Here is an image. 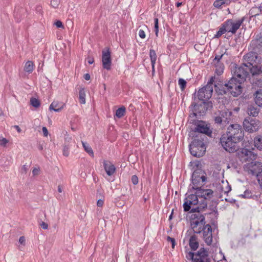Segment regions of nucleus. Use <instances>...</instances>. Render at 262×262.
<instances>
[{
	"label": "nucleus",
	"instance_id": "16",
	"mask_svg": "<svg viewBox=\"0 0 262 262\" xmlns=\"http://www.w3.org/2000/svg\"><path fill=\"white\" fill-rule=\"evenodd\" d=\"M102 62L103 68L109 70L111 68L112 59L110 49L107 48L102 52Z\"/></svg>",
	"mask_w": 262,
	"mask_h": 262
},
{
	"label": "nucleus",
	"instance_id": "26",
	"mask_svg": "<svg viewBox=\"0 0 262 262\" xmlns=\"http://www.w3.org/2000/svg\"><path fill=\"white\" fill-rule=\"evenodd\" d=\"M65 104L57 101H54L50 105L49 109L56 112H60L64 107Z\"/></svg>",
	"mask_w": 262,
	"mask_h": 262
},
{
	"label": "nucleus",
	"instance_id": "13",
	"mask_svg": "<svg viewBox=\"0 0 262 262\" xmlns=\"http://www.w3.org/2000/svg\"><path fill=\"white\" fill-rule=\"evenodd\" d=\"M191 179L193 184L192 187H200L204 184L206 178L202 170L197 169L193 171Z\"/></svg>",
	"mask_w": 262,
	"mask_h": 262
},
{
	"label": "nucleus",
	"instance_id": "54",
	"mask_svg": "<svg viewBox=\"0 0 262 262\" xmlns=\"http://www.w3.org/2000/svg\"><path fill=\"white\" fill-rule=\"evenodd\" d=\"M223 56V54H222L221 55H216V56H215L214 60H216L217 61V63L220 62L219 61L222 58Z\"/></svg>",
	"mask_w": 262,
	"mask_h": 262
},
{
	"label": "nucleus",
	"instance_id": "4",
	"mask_svg": "<svg viewBox=\"0 0 262 262\" xmlns=\"http://www.w3.org/2000/svg\"><path fill=\"white\" fill-rule=\"evenodd\" d=\"M226 134L238 143L242 141L244 138V132L242 126L237 124L230 125L228 127Z\"/></svg>",
	"mask_w": 262,
	"mask_h": 262
},
{
	"label": "nucleus",
	"instance_id": "31",
	"mask_svg": "<svg viewBox=\"0 0 262 262\" xmlns=\"http://www.w3.org/2000/svg\"><path fill=\"white\" fill-rule=\"evenodd\" d=\"M79 100L81 104L85 103V93L84 89L81 88L79 92Z\"/></svg>",
	"mask_w": 262,
	"mask_h": 262
},
{
	"label": "nucleus",
	"instance_id": "32",
	"mask_svg": "<svg viewBox=\"0 0 262 262\" xmlns=\"http://www.w3.org/2000/svg\"><path fill=\"white\" fill-rule=\"evenodd\" d=\"M34 69L33 63L31 61H28L24 67V70L28 73H31Z\"/></svg>",
	"mask_w": 262,
	"mask_h": 262
},
{
	"label": "nucleus",
	"instance_id": "9",
	"mask_svg": "<svg viewBox=\"0 0 262 262\" xmlns=\"http://www.w3.org/2000/svg\"><path fill=\"white\" fill-rule=\"evenodd\" d=\"M260 126V122L256 119L247 117L243 121V127L246 131L253 133L257 131Z\"/></svg>",
	"mask_w": 262,
	"mask_h": 262
},
{
	"label": "nucleus",
	"instance_id": "42",
	"mask_svg": "<svg viewBox=\"0 0 262 262\" xmlns=\"http://www.w3.org/2000/svg\"><path fill=\"white\" fill-rule=\"evenodd\" d=\"M154 23H155V31L156 36H158V32H159V24H158V18H155L154 19Z\"/></svg>",
	"mask_w": 262,
	"mask_h": 262
},
{
	"label": "nucleus",
	"instance_id": "35",
	"mask_svg": "<svg viewBox=\"0 0 262 262\" xmlns=\"http://www.w3.org/2000/svg\"><path fill=\"white\" fill-rule=\"evenodd\" d=\"M125 112V107L124 106H122L116 110V116L118 118H120L124 115Z\"/></svg>",
	"mask_w": 262,
	"mask_h": 262
},
{
	"label": "nucleus",
	"instance_id": "56",
	"mask_svg": "<svg viewBox=\"0 0 262 262\" xmlns=\"http://www.w3.org/2000/svg\"><path fill=\"white\" fill-rule=\"evenodd\" d=\"M88 62L89 64H92L94 62L93 58L88 57Z\"/></svg>",
	"mask_w": 262,
	"mask_h": 262
},
{
	"label": "nucleus",
	"instance_id": "50",
	"mask_svg": "<svg viewBox=\"0 0 262 262\" xmlns=\"http://www.w3.org/2000/svg\"><path fill=\"white\" fill-rule=\"evenodd\" d=\"M40 226L43 229H47L48 228V225L44 222H41L40 224Z\"/></svg>",
	"mask_w": 262,
	"mask_h": 262
},
{
	"label": "nucleus",
	"instance_id": "25",
	"mask_svg": "<svg viewBox=\"0 0 262 262\" xmlns=\"http://www.w3.org/2000/svg\"><path fill=\"white\" fill-rule=\"evenodd\" d=\"M247 69L248 71V74H251L252 77L260 74L261 72V69L260 67L257 66L256 64H253L251 66H247Z\"/></svg>",
	"mask_w": 262,
	"mask_h": 262
},
{
	"label": "nucleus",
	"instance_id": "20",
	"mask_svg": "<svg viewBox=\"0 0 262 262\" xmlns=\"http://www.w3.org/2000/svg\"><path fill=\"white\" fill-rule=\"evenodd\" d=\"M195 130L208 136L211 135L212 132L204 121H199L196 125Z\"/></svg>",
	"mask_w": 262,
	"mask_h": 262
},
{
	"label": "nucleus",
	"instance_id": "38",
	"mask_svg": "<svg viewBox=\"0 0 262 262\" xmlns=\"http://www.w3.org/2000/svg\"><path fill=\"white\" fill-rule=\"evenodd\" d=\"M30 104L34 107H38L40 105V102L39 100L35 98H32L30 99Z\"/></svg>",
	"mask_w": 262,
	"mask_h": 262
},
{
	"label": "nucleus",
	"instance_id": "62",
	"mask_svg": "<svg viewBox=\"0 0 262 262\" xmlns=\"http://www.w3.org/2000/svg\"><path fill=\"white\" fill-rule=\"evenodd\" d=\"M181 5H182V3L178 2V3H177V4H176V6H177V7H180Z\"/></svg>",
	"mask_w": 262,
	"mask_h": 262
},
{
	"label": "nucleus",
	"instance_id": "37",
	"mask_svg": "<svg viewBox=\"0 0 262 262\" xmlns=\"http://www.w3.org/2000/svg\"><path fill=\"white\" fill-rule=\"evenodd\" d=\"M226 32H227V30L225 27H224L223 24H222L221 27L220 28L219 30L216 32V34L215 35V37L219 38L223 34H224Z\"/></svg>",
	"mask_w": 262,
	"mask_h": 262
},
{
	"label": "nucleus",
	"instance_id": "45",
	"mask_svg": "<svg viewBox=\"0 0 262 262\" xmlns=\"http://www.w3.org/2000/svg\"><path fill=\"white\" fill-rule=\"evenodd\" d=\"M195 255V254H194L193 252H190L187 255V257L188 258L191 259L193 262H194Z\"/></svg>",
	"mask_w": 262,
	"mask_h": 262
},
{
	"label": "nucleus",
	"instance_id": "6",
	"mask_svg": "<svg viewBox=\"0 0 262 262\" xmlns=\"http://www.w3.org/2000/svg\"><path fill=\"white\" fill-rule=\"evenodd\" d=\"M221 143L223 148L229 152H234L238 149V142L231 138L229 137L227 134L223 135L220 139Z\"/></svg>",
	"mask_w": 262,
	"mask_h": 262
},
{
	"label": "nucleus",
	"instance_id": "58",
	"mask_svg": "<svg viewBox=\"0 0 262 262\" xmlns=\"http://www.w3.org/2000/svg\"><path fill=\"white\" fill-rule=\"evenodd\" d=\"M84 78L86 80H89L90 79L91 77L89 74H85L84 75Z\"/></svg>",
	"mask_w": 262,
	"mask_h": 262
},
{
	"label": "nucleus",
	"instance_id": "28",
	"mask_svg": "<svg viewBox=\"0 0 262 262\" xmlns=\"http://www.w3.org/2000/svg\"><path fill=\"white\" fill-rule=\"evenodd\" d=\"M189 246L193 250H195L199 246V242L195 235H192L189 239Z\"/></svg>",
	"mask_w": 262,
	"mask_h": 262
},
{
	"label": "nucleus",
	"instance_id": "48",
	"mask_svg": "<svg viewBox=\"0 0 262 262\" xmlns=\"http://www.w3.org/2000/svg\"><path fill=\"white\" fill-rule=\"evenodd\" d=\"M139 36L141 38H144L145 37V36H146L145 35V33L144 31L143 30L140 29L139 31Z\"/></svg>",
	"mask_w": 262,
	"mask_h": 262
},
{
	"label": "nucleus",
	"instance_id": "27",
	"mask_svg": "<svg viewBox=\"0 0 262 262\" xmlns=\"http://www.w3.org/2000/svg\"><path fill=\"white\" fill-rule=\"evenodd\" d=\"M72 138L70 137L65 138L64 143L63 147L62 153L65 157H68L69 155V149L71 146L70 142Z\"/></svg>",
	"mask_w": 262,
	"mask_h": 262
},
{
	"label": "nucleus",
	"instance_id": "14",
	"mask_svg": "<svg viewBox=\"0 0 262 262\" xmlns=\"http://www.w3.org/2000/svg\"><path fill=\"white\" fill-rule=\"evenodd\" d=\"M247 68H248L247 66L244 63L239 67H235L232 78H235L236 80H238L240 82H243L249 75Z\"/></svg>",
	"mask_w": 262,
	"mask_h": 262
},
{
	"label": "nucleus",
	"instance_id": "61",
	"mask_svg": "<svg viewBox=\"0 0 262 262\" xmlns=\"http://www.w3.org/2000/svg\"><path fill=\"white\" fill-rule=\"evenodd\" d=\"M173 210H172L171 214L169 216V220H170L172 218V214H173Z\"/></svg>",
	"mask_w": 262,
	"mask_h": 262
},
{
	"label": "nucleus",
	"instance_id": "12",
	"mask_svg": "<svg viewBox=\"0 0 262 262\" xmlns=\"http://www.w3.org/2000/svg\"><path fill=\"white\" fill-rule=\"evenodd\" d=\"M244 20V17L235 21H233L232 19H229L223 23L224 27L226 28L228 32L235 34Z\"/></svg>",
	"mask_w": 262,
	"mask_h": 262
},
{
	"label": "nucleus",
	"instance_id": "39",
	"mask_svg": "<svg viewBox=\"0 0 262 262\" xmlns=\"http://www.w3.org/2000/svg\"><path fill=\"white\" fill-rule=\"evenodd\" d=\"M186 81L183 78H180L178 80V84L180 85L182 91H183L186 85Z\"/></svg>",
	"mask_w": 262,
	"mask_h": 262
},
{
	"label": "nucleus",
	"instance_id": "7",
	"mask_svg": "<svg viewBox=\"0 0 262 262\" xmlns=\"http://www.w3.org/2000/svg\"><path fill=\"white\" fill-rule=\"evenodd\" d=\"M248 146L245 145L244 148H242L238 150L236 153L239 160L242 162H249L251 161H254L256 158V155H255L250 149L246 148Z\"/></svg>",
	"mask_w": 262,
	"mask_h": 262
},
{
	"label": "nucleus",
	"instance_id": "5",
	"mask_svg": "<svg viewBox=\"0 0 262 262\" xmlns=\"http://www.w3.org/2000/svg\"><path fill=\"white\" fill-rule=\"evenodd\" d=\"M214 77H211L205 86L200 89L198 93V98L203 101L209 99L212 95Z\"/></svg>",
	"mask_w": 262,
	"mask_h": 262
},
{
	"label": "nucleus",
	"instance_id": "57",
	"mask_svg": "<svg viewBox=\"0 0 262 262\" xmlns=\"http://www.w3.org/2000/svg\"><path fill=\"white\" fill-rule=\"evenodd\" d=\"M14 128H15L17 131L18 132V133H20L21 132V128L19 127V126L18 125H14L13 126Z\"/></svg>",
	"mask_w": 262,
	"mask_h": 262
},
{
	"label": "nucleus",
	"instance_id": "51",
	"mask_svg": "<svg viewBox=\"0 0 262 262\" xmlns=\"http://www.w3.org/2000/svg\"><path fill=\"white\" fill-rule=\"evenodd\" d=\"M42 132L44 136L47 137L48 135V131L47 128L46 127H42Z\"/></svg>",
	"mask_w": 262,
	"mask_h": 262
},
{
	"label": "nucleus",
	"instance_id": "15",
	"mask_svg": "<svg viewBox=\"0 0 262 262\" xmlns=\"http://www.w3.org/2000/svg\"><path fill=\"white\" fill-rule=\"evenodd\" d=\"M253 88H259L254 94L255 102L259 106H262V80L261 79L252 82Z\"/></svg>",
	"mask_w": 262,
	"mask_h": 262
},
{
	"label": "nucleus",
	"instance_id": "34",
	"mask_svg": "<svg viewBox=\"0 0 262 262\" xmlns=\"http://www.w3.org/2000/svg\"><path fill=\"white\" fill-rule=\"evenodd\" d=\"M149 55L152 64V69H154L157 59V55L155 51L154 50H150Z\"/></svg>",
	"mask_w": 262,
	"mask_h": 262
},
{
	"label": "nucleus",
	"instance_id": "11",
	"mask_svg": "<svg viewBox=\"0 0 262 262\" xmlns=\"http://www.w3.org/2000/svg\"><path fill=\"white\" fill-rule=\"evenodd\" d=\"M242 83L235 78H231L227 83L228 92L234 97L239 95L242 92Z\"/></svg>",
	"mask_w": 262,
	"mask_h": 262
},
{
	"label": "nucleus",
	"instance_id": "17",
	"mask_svg": "<svg viewBox=\"0 0 262 262\" xmlns=\"http://www.w3.org/2000/svg\"><path fill=\"white\" fill-rule=\"evenodd\" d=\"M203 232V237L204 242L207 245H211L213 242L212 239V228L209 224H207Z\"/></svg>",
	"mask_w": 262,
	"mask_h": 262
},
{
	"label": "nucleus",
	"instance_id": "46",
	"mask_svg": "<svg viewBox=\"0 0 262 262\" xmlns=\"http://www.w3.org/2000/svg\"><path fill=\"white\" fill-rule=\"evenodd\" d=\"M39 168H34L32 170L33 176H37L39 174Z\"/></svg>",
	"mask_w": 262,
	"mask_h": 262
},
{
	"label": "nucleus",
	"instance_id": "64",
	"mask_svg": "<svg viewBox=\"0 0 262 262\" xmlns=\"http://www.w3.org/2000/svg\"><path fill=\"white\" fill-rule=\"evenodd\" d=\"M38 148L39 150H42L43 147L42 145H39Z\"/></svg>",
	"mask_w": 262,
	"mask_h": 262
},
{
	"label": "nucleus",
	"instance_id": "41",
	"mask_svg": "<svg viewBox=\"0 0 262 262\" xmlns=\"http://www.w3.org/2000/svg\"><path fill=\"white\" fill-rule=\"evenodd\" d=\"M251 195V192L248 190H246L245 191L243 194H241L239 196L243 198H250Z\"/></svg>",
	"mask_w": 262,
	"mask_h": 262
},
{
	"label": "nucleus",
	"instance_id": "33",
	"mask_svg": "<svg viewBox=\"0 0 262 262\" xmlns=\"http://www.w3.org/2000/svg\"><path fill=\"white\" fill-rule=\"evenodd\" d=\"M224 68V66L223 63L220 62L217 63V64L215 65V73L218 75H221L223 72Z\"/></svg>",
	"mask_w": 262,
	"mask_h": 262
},
{
	"label": "nucleus",
	"instance_id": "23",
	"mask_svg": "<svg viewBox=\"0 0 262 262\" xmlns=\"http://www.w3.org/2000/svg\"><path fill=\"white\" fill-rule=\"evenodd\" d=\"M194 108V115H196V114L198 113L200 115H201L202 114L205 113L207 110V108L206 107V104L204 101L201 102L199 104H195L193 106Z\"/></svg>",
	"mask_w": 262,
	"mask_h": 262
},
{
	"label": "nucleus",
	"instance_id": "52",
	"mask_svg": "<svg viewBox=\"0 0 262 262\" xmlns=\"http://www.w3.org/2000/svg\"><path fill=\"white\" fill-rule=\"evenodd\" d=\"M103 203L104 201L103 200L99 199L98 200L97 204L98 207H102L103 205Z\"/></svg>",
	"mask_w": 262,
	"mask_h": 262
},
{
	"label": "nucleus",
	"instance_id": "29",
	"mask_svg": "<svg viewBox=\"0 0 262 262\" xmlns=\"http://www.w3.org/2000/svg\"><path fill=\"white\" fill-rule=\"evenodd\" d=\"M247 112L250 116L256 117L259 114V109L256 107L251 105L248 106Z\"/></svg>",
	"mask_w": 262,
	"mask_h": 262
},
{
	"label": "nucleus",
	"instance_id": "2",
	"mask_svg": "<svg viewBox=\"0 0 262 262\" xmlns=\"http://www.w3.org/2000/svg\"><path fill=\"white\" fill-rule=\"evenodd\" d=\"M195 213L191 215V227L195 233H200L205 227L206 222L205 217L200 213L201 212H192Z\"/></svg>",
	"mask_w": 262,
	"mask_h": 262
},
{
	"label": "nucleus",
	"instance_id": "44",
	"mask_svg": "<svg viewBox=\"0 0 262 262\" xmlns=\"http://www.w3.org/2000/svg\"><path fill=\"white\" fill-rule=\"evenodd\" d=\"M131 181L133 184L136 185L138 183V178L136 175H134L132 177Z\"/></svg>",
	"mask_w": 262,
	"mask_h": 262
},
{
	"label": "nucleus",
	"instance_id": "40",
	"mask_svg": "<svg viewBox=\"0 0 262 262\" xmlns=\"http://www.w3.org/2000/svg\"><path fill=\"white\" fill-rule=\"evenodd\" d=\"M9 140L6 138H4L2 136H0V146L6 147V145L8 143Z\"/></svg>",
	"mask_w": 262,
	"mask_h": 262
},
{
	"label": "nucleus",
	"instance_id": "3",
	"mask_svg": "<svg viewBox=\"0 0 262 262\" xmlns=\"http://www.w3.org/2000/svg\"><path fill=\"white\" fill-rule=\"evenodd\" d=\"M190 154L194 157H201L206 151V147L203 141V138L194 139L189 145Z\"/></svg>",
	"mask_w": 262,
	"mask_h": 262
},
{
	"label": "nucleus",
	"instance_id": "10",
	"mask_svg": "<svg viewBox=\"0 0 262 262\" xmlns=\"http://www.w3.org/2000/svg\"><path fill=\"white\" fill-rule=\"evenodd\" d=\"M231 115L232 112L228 110L219 111L218 113L215 114L214 121L216 123L225 126L230 121Z\"/></svg>",
	"mask_w": 262,
	"mask_h": 262
},
{
	"label": "nucleus",
	"instance_id": "24",
	"mask_svg": "<svg viewBox=\"0 0 262 262\" xmlns=\"http://www.w3.org/2000/svg\"><path fill=\"white\" fill-rule=\"evenodd\" d=\"M214 87H215V91L219 95H222L226 94L229 93V92H228L229 88H228L227 83H225L224 84H218L217 85L215 84Z\"/></svg>",
	"mask_w": 262,
	"mask_h": 262
},
{
	"label": "nucleus",
	"instance_id": "55",
	"mask_svg": "<svg viewBox=\"0 0 262 262\" xmlns=\"http://www.w3.org/2000/svg\"><path fill=\"white\" fill-rule=\"evenodd\" d=\"M51 4L52 5V6L54 7H56L58 5H57V1H55V0H52L51 1Z\"/></svg>",
	"mask_w": 262,
	"mask_h": 262
},
{
	"label": "nucleus",
	"instance_id": "49",
	"mask_svg": "<svg viewBox=\"0 0 262 262\" xmlns=\"http://www.w3.org/2000/svg\"><path fill=\"white\" fill-rule=\"evenodd\" d=\"M55 25L57 28H63V26L62 25V23L60 20H57L55 22Z\"/></svg>",
	"mask_w": 262,
	"mask_h": 262
},
{
	"label": "nucleus",
	"instance_id": "8",
	"mask_svg": "<svg viewBox=\"0 0 262 262\" xmlns=\"http://www.w3.org/2000/svg\"><path fill=\"white\" fill-rule=\"evenodd\" d=\"M244 170L253 176L259 175L262 172V164L260 162L251 161L244 166Z\"/></svg>",
	"mask_w": 262,
	"mask_h": 262
},
{
	"label": "nucleus",
	"instance_id": "1",
	"mask_svg": "<svg viewBox=\"0 0 262 262\" xmlns=\"http://www.w3.org/2000/svg\"><path fill=\"white\" fill-rule=\"evenodd\" d=\"M196 190L195 194H190L185 199L183 204L185 212H201L207 206V201L213 196L214 192L210 189H204L200 187H192Z\"/></svg>",
	"mask_w": 262,
	"mask_h": 262
},
{
	"label": "nucleus",
	"instance_id": "43",
	"mask_svg": "<svg viewBox=\"0 0 262 262\" xmlns=\"http://www.w3.org/2000/svg\"><path fill=\"white\" fill-rule=\"evenodd\" d=\"M167 241L171 243V247L173 249L176 245V241H175L174 238L170 237L169 236H167Z\"/></svg>",
	"mask_w": 262,
	"mask_h": 262
},
{
	"label": "nucleus",
	"instance_id": "59",
	"mask_svg": "<svg viewBox=\"0 0 262 262\" xmlns=\"http://www.w3.org/2000/svg\"><path fill=\"white\" fill-rule=\"evenodd\" d=\"M21 170H22V172H25L26 173L27 172V167L26 166V165H24L23 166V167L21 168Z\"/></svg>",
	"mask_w": 262,
	"mask_h": 262
},
{
	"label": "nucleus",
	"instance_id": "60",
	"mask_svg": "<svg viewBox=\"0 0 262 262\" xmlns=\"http://www.w3.org/2000/svg\"><path fill=\"white\" fill-rule=\"evenodd\" d=\"M58 191L60 193L62 192V188L60 185H58Z\"/></svg>",
	"mask_w": 262,
	"mask_h": 262
},
{
	"label": "nucleus",
	"instance_id": "18",
	"mask_svg": "<svg viewBox=\"0 0 262 262\" xmlns=\"http://www.w3.org/2000/svg\"><path fill=\"white\" fill-rule=\"evenodd\" d=\"M194 262H210L208 251L204 248L200 249L195 254Z\"/></svg>",
	"mask_w": 262,
	"mask_h": 262
},
{
	"label": "nucleus",
	"instance_id": "53",
	"mask_svg": "<svg viewBox=\"0 0 262 262\" xmlns=\"http://www.w3.org/2000/svg\"><path fill=\"white\" fill-rule=\"evenodd\" d=\"M19 242L21 244L25 245V238L24 236H20L19 239Z\"/></svg>",
	"mask_w": 262,
	"mask_h": 262
},
{
	"label": "nucleus",
	"instance_id": "47",
	"mask_svg": "<svg viewBox=\"0 0 262 262\" xmlns=\"http://www.w3.org/2000/svg\"><path fill=\"white\" fill-rule=\"evenodd\" d=\"M257 178L260 188L262 189V173L260 174L259 175H258Z\"/></svg>",
	"mask_w": 262,
	"mask_h": 262
},
{
	"label": "nucleus",
	"instance_id": "36",
	"mask_svg": "<svg viewBox=\"0 0 262 262\" xmlns=\"http://www.w3.org/2000/svg\"><path fill=\"white\" fill-rule=\"evenodd\" d=\"M82 146L84 148V150L89 153L90 155L94 156V152L92 148L89 146L88 144L85 142H82Z\"/></svg>",
	"mask_w": 262,
	"mask_h": 262
},
{
	"label": "nucleus",
	"instance_id": "30",
	"mask_svg": "<svg viewBox=\"0 0 262 262\" xmlns=\"http://www.w3.org/2000/svg\"><path fill=\"white\" fill-rule=\"evenodd\" d=\"M255 146L259 150H262V137L258 136L254 138Z\"/></svg>",
	"mask_w": 262,
	"mask_h": 262
},
{
	"label": "nucleus",
	"instance_id": "19",
	"mask_svg": "<svg viewBox=\"0 0 262 262\" xmlns=\"http://www.w3.org/2000/svg\"><path fill=\"white\" fill-rule=\"evenodd\" d=\"M244 63L246 66H251L257 64V55L254 52H250L244 56Z\"/></svg>",
	"mask_w": 262,
	"mask_h": 262
},
{
	"label": "nucleus",
	"instance_id": "22",
	"mask_svg": "<svg viewBox=\"0 0 262 262\" xmlns=\"http://www.w3.org/2000/svg\"><path fill=\"white\" fill-rule=\"evenodd\" d=\"M253 49L255 51L262 47V34L259 33L255 36L254 39H253L251 43Z\"/></svg>",
	"mask_w": 262,
	"mask_h": 262
},
{
	"label": "nucleus",
	"instance_id": "21",
	"mask_svg": "<svg viewBox=\"0 0 262 262\" xmlns=\"http://www.w3.org/2000/svg\"><path fill=\"white\" fill-rule=\"evenodd\" d=\"M103 164L104 168L108 176H111L115 173L116 168L112 162L107 160H104Z\"/></svg>",
	"mask_w": 262,
	"mask_h": 262
},
{
	"label": "nucleus",
	"instance_id": "63",
	"mask_svg": "<svg viewBox=\"0 0 262 262\" xmlns=\"http://www.w3.org/2000/svg\"><path fill=\"white\" fill-rule=\"evenodd\" d=\"M223 258H224L223 260H220L219 262H227L226 259L225 258V256H224L223 257Z\"/></svg>",
	"mask_w": 262,
	"mask_h": 262
}]
</instances>
